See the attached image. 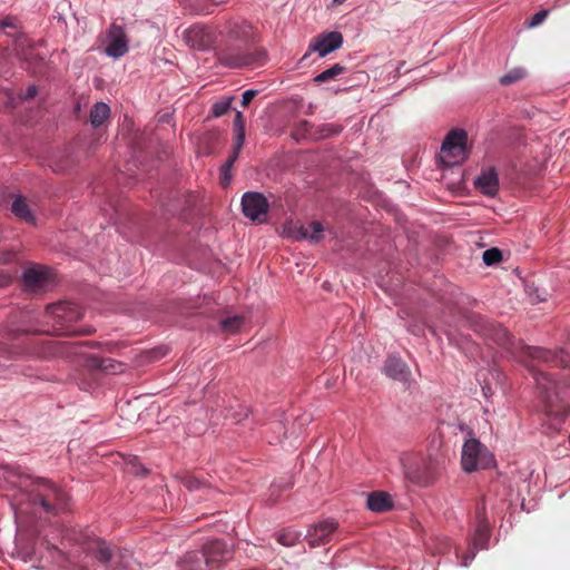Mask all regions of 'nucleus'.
I'll use <instances>...</instances> for the list:
<instances>
[{
    "label": "nucleus",
    "instance_id": "nucleus-19",
    "mask_svg": "<svg viewBox=\"0 0 570 570\" xmlns=\"http://www.w3.org/2000/svg\"><path fill=\"white\" fill-rule=\"evenodd\" d=\"M384 373L396 381L406 382L410 376V370L406 363L396 356H390L384 363Z\"/></svg>",
    "mask_w": 570,
    "mask_h": 570
},
{
    "label": "nucleus",
    "instance_id": "nucleus-21",
    "mask_svg": "<svg viewBox=\"0 0 570 570\" xmlns=\"http://www.w3.org/2000/svg\"><path fill=\"white\" fill-rule=\"evenodd\" d=\"M11 212L20 219L28 224H36L35 216L27 203V199L22 196H17L11 205Z\"/></svg>",
    "mask_w": 570,
    "mask_h": 570
},
{
    "label": "nucleus",
    "instance_id": "nucleus-46",
    "mask_svg": "<svg viewBox=\"0 0 570 570\" xmlns=\"http://www.w3.org/2000/svg\"><path fill=\"white\" fill-rule=\"evenodd\" d=\"M227 1H228V0H212V2H213L214 4H222V3H225V2H227Z\"/></svg>",
    "mask_w": 570,
    "mask_h": 570
},
{
    "label": "nucleus",
    "instance_id": "nucleus-4",
    "mask_svg": "<svg viewBox=\"0 0 570 570\" xmlns=\"http://www.w3.org/2000/svg\"><path fill=\"white\" fill-rule=\"evenodd\" d=\"M404 478L419 487H430L439 478V462L422 454H403L401 458Z\"/></svg>",
    "mask_w": 570,
    "mask_h": 570
},
{
    "label": "nucleus",
    "instance_id": "nucleus-28",
    "mask_svg": "<svg viewBox=\"0 0 570 570\" xmlns=\"http://www.w3.org/2000/svg\"><path fill=\"white\" fill-rule=\"evenodd\" d=\"M342 130L341 126L333 125V124H323L316 128L314 131V138L315 139H323L328 138L332 136H335L340 134Z\"/></svg>",
    "mask_w": 570,
    "mask_h": 570
},
{
    "label": "nucleus",
    "instance_id": "nucleus-14",
    "mask_svg": "<svg viewBox=\"0 0 570 570\" xmlns=\"http://www.w3.org/2000/svg\"><path fill=\"white\" fill-rule=\"evenodd\" d=\"M108 45L105 52L112 58H120L128 51V38L125 29L117 24L111 23L107 31Z\"/></svg>",
    "mask_w": 570,
    "mask_h": 570
},
{
    "label": "nucleus",
    "instance_id": "nucleus-2",
    "mask_svg": "<svg viewBox=\"0 0 570 570\" xmlns=\"http://www.w3.org/2000/svg\"><path fill=\"white\" fill-rule=\"evenodd\" d=\"M232 558V550L223 540H212L199 550L186 552L177 562L179 570H215Z\"/></svg>",
    "mask_w": 570,
    "mask_h": 570
},
{
    "label": "nucleus",
    "instance_id": "nucleus-31",
    "mask_svg": "<svg viewBox=\"0 0 570 570\" xmlns=\"http://www.w3.org/2000/svg\"><path fill=\"white\" fill-rule=\"evenodd\" d=\"M482 258L485 265L491 266L502 261V252L492 247L483 252Z\"/></svg>",
    "mask_w": 570,
    "mask_h": 570
},
{
    "label": "nucleus",
    "instance_id": "nucleus-44",
    "mask_svg": "<svg viewBox=\"0 0 570 570\" xmlns=\"http://www.w3.org/2000/svg\"><path fill=\"white\" fill-rule=\"evenodd\" d=\"M346 0H333V4L334 6H341L345 2Z\"/></svg>",
    "mask_w": 570,
    "mask_h": 570
},
{
    "label": "nucleus",
    "instance_id": "nucleus-6",
    "mask_svg": "<svg viewBox=\"0 0 570 570\" xmlns=\"http://www.w3.org/2000/svg\"><path fill=\"white\" fill-rule=\"evenodd\" d=\"M493 463V456L476 439L465 441L462 449L461 464L465 472L488 469Z\"/></svg>",
    "mask_w": 570,
    "mask_h": 570
},
{
    "label": "nucleus",
    "instance_id": "nucleus-30",
    "mask_svg": "<svg viewBox=\"0 0 570 570\" xmlns=\"http://www.w3.org/2000/svg\"><path fill=\"white\" fill-rule=\"evenodd\" d=\"M525 77V71L522 68H515L501 77L500 82L504 86L512 85Z\"/></svg>",
    "mask_w": 570,
    "mask_h": 570
},
{
    "label": "nucleus",
    "instance_id": "nucleus-39",
    "mask_svg": "<svg viewBox=\"0 0 570 570\" xmlns=\"http://www.w3.org/2000/svg\"><path fill=\"white\" fill-rule=\"evenodd\" d=\"M11 275L7 271L0 268V287L8 286L11 283Z\"/></svg>",
    "mask_w": 570,
    "mask_h": 570
},
{
    "label": "nucleus",
    "instance_id": "nucleus-33",
    "mask_svg": "<svg viewBox=\"0 0 570 570\" xmlns=\"http://www.w3.org/2000/svg\"><path fill=\"white\" fill-rule=\"evenodd\" d=\"M313 126L307 120H301L297 124L296 130H295V137H311L314 138V131H312Z\"/></svg>",
    "mask_w": 570,
    "mask_h": 570
},
{
    "label": "nucleus",
    "instance_id": "nucleus-43",
    "mask_svg": "<svg viewBox=\"0 0 570 570\" xmlns=\"http://www.w3.org/2000/svg\"><path fill=\"white\" fill-rule=\"evenodd\" d=\"M235 28H240V29H242V35H243V36H248L249 30H250V27H249V26H247V24H245V26H243V27H238V26H236Z\"/></svg>",
    "mask_w": 570,
    "mask_h": 570
},
{
    "label": "nucleus",
    "instance_id": "nucleus-26",
    "mask_svg": "<svg viewBox=\"0 0 570 570\" xmlns=\"http://www.w3.org/2000/svg\"><path fill=\"white\" fill-rule=\"evenodd\" d=\"M344 71H345V67L344 66H342L340 63H335L331 68L322 71L321 73H318L314 78V81L317 82V83L327 82L330 80L335 79L337 76L342 75Z\"/></svg>",
    "mask_w": 570,
    "mask_h": 570
},
{
    "label": "nucleus",
    "instance_id": "nucleus-12",
    "mask_svg": "<svg viewBox=\"0 0 570 570\" xmlns=\"http://www.w3.org/2000/svg\"><path fill=\"white\" fill-rule=\"evenodd\" d=\"M82 344L90 345V346L95 345V343H91V342L69 343V342H63V341L47 340L43 342V346H42V351L40 352V356L43 358L71 357V356L78 354V348Z\"/></svg>",
    "mask_w": 570,
    "mask_h": 570
},
{
    "label": "nucleus",
    "instance_id": "nucleus-35",
    "mask_svg": "<svg viewBox=\"0 0 570 570\" xmlns=\"http://www.w3.org/2000/svg\"><path fill=\"white\" fill-rule=\"evenodd\" d=\"M257 94H258L257 90H253V89L244 91L242 95V106L244 108L248 107V105L257 96Z\"/></svg>",
    "mask_w": 570,
    "mask_h": 570
},
{
    "label": "nucleus",
    "instance_id": "nucleus-32",
    "mask_svg": "<svg viewBox=\"0 0 570 570\" xmlns=\"http://www.w3.org/2000/svg\"><path fill=\"white\" fill-rule=\"evenodd\" d=\"M232 99L226 98L215 102L212 107V115L214 117H220L230 109Z\"/></svg>",
    "mask_w": 570,
    "mask_h": 570
},
{
    "label": "nucleus",
    "instance_id": "nucleus-37",
    "mask_svg": "<svg viewBox=\"0 0 570 570\" xmlns=\"http://www.w3.org/2000/svg\"><path fill=\"white\" fill-rule=\"evenodd\" d=\"M184 485L190 491L197 490L200 487V481L194 476H187L184 479Z\"/></svg>",
    "mask_w": 570,
    "mask_h": 570
},
{
    "label": "nucleus",
    "instance_id": "nucleus-15",
    "mask_svg": "<svg viewBox=\"0 0 570 570\" xmlns=\"http://www.w3.org/2000/svg\"><path fill=\"white\" fill-rule=\"evenodd\" d=\"M343 43V36L338 31L321 35L309 45V50L317 51L321 57L338 49Z\"/></svg>",
    "mask_w": 570,
    "mask_h": 570
},
{
    "label": "nucleus",
    "instance_id": "nucleus-8",
    "mask_svg": "<svg viewBox=\"0 0 570 570\" xmlns=\"http://www.w3.org/2000/svg\"><path fill=\"white\" fill-rule=\"evenodd\" d=\"M46 315L53 318L55 332L62 334L63 327L72 322L79 321L83 316L82 309L72 302H59L46 307Z\"/></svg>",
    "mask_w": 570,
    "mask_h": 570
},
{
    "label": "nucleus",
    "instance_id": "nucleus-13",
    "mask_svg": "<svg viewBox=\"0 0 570 570\" xmlns=\"http://www.w3.org/2000/svg\"><path fill=\"white\" fill-rule=\"evenodd\" d=\"M262 53L243 52L234 48H226L219 53V61L229 68H242L259 62Z\"/></svg>",
    "mask_w": 570,
    "mask_h": 570
},
{
    "label": "nucleus",
    "instance_id": "nucleus-1",
    "mask_svg": "<svg viewBox=\"0 0 570 570\" xmlns=\"http://www.w3.org/2000/svg\"><path fill=\"white\" fill-rule=\"evenodd\" d=\"M3 479L17 493L13 494L17 513L26 514L41 510L58 514L68 509L69 497L65 490L45 478H32L19 468H3Z\"/></svg>",
    "mask_w": 570,
    "mask_h": 570
},
{
    "label": "nucleus",
    "instance_id": "nucleus-41",
    "mask_svg": "<svg viewBox=\"0 0 570 570\" xmlns=\"http://www.w3.org/2000/svg\"><path fill=\"white\" fill-rule=\"evenodd\" d=\"M1 21H2V24H1L2 29H4V28H13L14 27L13 21L10 18H6V19H3Z\"/></svg>",
    "mask_w": 570,
    "mask_h": 570
},
{
    "label": "nucleus",
    "instance_id": "nucleus-5",
    "mask_svg": "<svg viewBox=\"0 0 570 570\" xmlns=\"http://www.w3.org/2000/svg\"><path fill=\"white\" fill-rule=\"evenodd\" d=\"M468 134L463 129H453L446 136L441 147L440 159L449 167L459 165L468 158Z\"/></svg>",
    "mask_w": 570,
    "mask_h": 570
},
{
    "label": "nucleus",
    "instance_id": "nucleus-24",
    "mask_svg": "<svg viewBox=\"0 0 570 570\" xmlns=\"http://www.w3.org/2000/svg\"><path fill=\"white\" fill-rule=\"evenodd\" d=\"M242 148L243 147H238L237 142L234 141L233 155L229 156V158L226 160V163L222 167V185H224V186L228 185V183L230 180L229 170H230L232 166L234 165V163L236 161V159L238 158V155H239Z\"/></svg>",
    "mask_w": 570,
    "mask_h": 570
},
{
    "label": "nucleus",
    "instance_id": "nucleus-47",
    "mask_svg": "<svg viewBox=\"0 0 570 570\" xmlns=\"http://www.w3.org/2000/svg\"><path fill=\"white\" fill-rule=\"evenodd\" d=\"M232 33H233L235 37H240V32H238L236 29H233V30H232Z\"/></svg>",
    "mask_w": 570,
    "mask_h": 570
},
{
    "label": "nucleus",
    "instance_id": "nucleus-11",
    "mask_svg": "<svg viewBox=\"0 0 570 570\" xmlns=\"http://www.w3.org/2000/svg\"><path fill=\"white\" fill-rule=\"evenodd\" d=\"M337 528L338 523L334 519L322 520L308 528L305 540L311 548L326 544L331 541Z\"/></svg>",
    "mask_w": 570,
    "mask_h": 570
},
{
    "label": "nucleus",
    "instance_id": "nucleus-3",
    "mask_svg": "<svg viewBox=\"0 0 570 570\" xmlns=\"http://www.w3.org/2000/svg\"><path fill=\"white\" fill-rule=\"evenodd\" d=\"M86 550L106 570H136L132 552L104 539L96 538L87 543Z\"/></svg>",
    "mask_w": 570,
    "mask_h": 570
},
{
    "label": "nucleus",
    "instance_id": "nucleus-20",
    "mask_svg": "<svg viewBox=\"0 0 570 570\" xmlns=\"http://www.w3.org/2000/svg\"><path fill=\"white\" fill-rule=\"evenodd\" d=\"M367 508L376 513H383L392 509L393 501L386 492L376 491L367 497Z\"/></svg>",
    "mask_w": 570,
    "mask_h": 570
},
{
    "label": "nucleus",
    "instance_id": "nucleus-40",
    "mask_svg": "<svg viewBox=\"0 0 570 570\" xmlns=\"http://www.w3.org/2000/svg\"><path fill=\"white\" fill-rule=\"evenodd\" d=\"M38 89L36 86H29L23 95V99H32L37 96Z\"/></svg>",
    "mask_w": 570,
    "mask_h": 570
},
{
    "label": "nucleus",
    "instance_id": "nucleus-17",
    "mask_svg": "<svg viewBox=\"0 0 570 570\" xmlns=\"http://www.w3.org/2000/svg\"><path fill=\"white\" fill-rule=\"evenodd\" d=\"M86 364L91 370H99L108 374H118L125 371V364L110 357L89 355Z\"/></svg>",
    "mask_w": 570,
    "mask_h": 570
},
{
    "label": "nucleus",
    "instance_id": "nucleus-9",
    "mask_svg": "<svg viewBox=\"0 0 570 570\" xmlns=\"http://www.w3.org/2000/svg\"><path fill=\"white\" fill-rule=\"evenodd\" d=\"M267 198L257 191H247L242 197L243 214L253 222L264 223L268 213Z\"/></svg>",
    "mask_w": 570,
    "mask_h": 570
},
{
    "label": "nucleus",
    "instance_id": "nucleus-10",
    "mask_svg": "<svg viewBox=\"0 0 570 570\" xmlns=\"http://www.w3.org/2000/svg\"><path fill=\"white\" fill-rule=\"evenodd\" d=\"M184 40L191 49L208 50L214 46L216 37L210 28L194 24L184 31Z\"/></svg>",
    "mask_w": 570,
    "mask_h": 570
},
{
    "label": "nucleus",
    "instance_id": "nucleus-42",
    "mask_svg": "<svg viewBox=\"0 0 570 570\" xmlns=\"http://www.w3.org/2000/svg\"><path fill=\"white\" fill-rule=\"evenodd\" d=\"M164 355V353H161L160 350H154L150 352V360H157L159 357H161Z\"/></svg>",
    "mask_w": 570,
    "mask_h": 570
},
{
    "label": "nucleus",
    "instance_id": "nucleus-7",
    "mask_svg": "<svg viewBox=\"0 0 570 570\" xmlns=\"http://www.w3.org/2000/svg\"><path fill=\"white\" fill-rule=\"evenodd\" d=\"M471 322L474 331L485 340L492 341L503 348L510 347L512 337L501 324L481 315L472 316Z\"/></svg>",
    "mask_w": 570,
    "mask_h": 570
},
{
    "label": "nucleus",
    "instance_id": "nucleus-16",
    "mask_svg": "<svg viewBox=\"0 0 570 570\" xmlns=\"http://www.w3.org/2000/svg\"><path fill=\"white\" fill-rule=\"evenodd\" d=\"M475 188L487 196H494L499 190V177L493 167L481 171L474 181Z\"/></svg>",
    "mask_w": 570,
    "mask_h": 570
},
{
    "label": "nucleus",
    "instance_id": "nucleus-18",
    "mask_svg": "<svg viewBox=\"0 0 570 570\" xmlns=\"http://www.w3.org/2000/svg\"><path fill=\"white\" fill-rule=\"evenodd\" d=\"M50 279L51 272L46 267H30L23 272V281L32 289L43 288Z\"/></svg>",
    "mask_w": 570,
    "mask_h": 570
},
{
    "label": "nucleus",
    "instance_id": "nucleus-45",
    "mask_svg": "<svg viewBox=\"0 0 570 570\" xmlns=\"http://www.w3.org/2000/svg\"><path fill=\"white\" fill-rule=\"evenodd\" d=\"M482 390H483V394H484L485 396H488V395H489V393L491 392L490 387H487V386H483V387H482Z\"/></svg>",
    "mask_w": 570,
    "mask_h": 570
},
{
    "label": "nucleus",
    "instance_id": "nucleus-23",
    "mask_svg": "<svg viewBox=\"0 0 570 570\" xmlns=\"http://www.w3.org/2000/svg\"><path fill=\"white\" fill-rule=\"evenodd\" d=\"M324 227L320 222H312L307 226H302L299 229L301 238L309 239L317 243L323 237Z\"/></svg>",
    "mask_w": 570,
    "mask_h": 570
},
{
    "label": "nucleus",
    "instance_id": "nucleus-34",
    "mask_svg": "<svg viewBox=\"0 0 570 570\" xmlns=\"http://www.w3.org/2000/svg\"><path fill=\"white\" fill-rule=\"evenodd\" d=\"M549 16V10H540L535 14L532 16L531 20L528 23L529 28H534L541 24Z\"/></svg>",
    "mask_w": 570,
    "mask_h": 570
},
{
    "label": "nucleus",
    "instance_id": "nucleus-25",
    "mask_svg": "<svg viewBox=\"0 0 570 570\" xmlns=\"http://www.w3.org/2000/svg\"><path fill=\"white\" fill-rule=\"evenodd\" d=\"M233 126L235 132L234 141L237 142L238 147H243L245 141V120L240 111H236Z\"/></svg>",
    "mask_w": 570,
    "mask_h": 570
},
{
    "label": "nucleus",
    "instance_id": "nucleus-48",
    "mask_svg": "<svg viewBox=\"0 0 570 570\" xmlns=\"http://www.w3.org/2000/svg\"><path fill=\"white\" fill-rule=\"evenodd\" d=\"M43 544H46L47 549H50V543L48 541H43Z\"/></svg>",
    "mask_w": 570,
    "mask_h": 570
},
{
    "label": "nucleus",
    "instance_id": "nucleus-36",
    "mask_svg": "<svg viewBox=\"0 0 570 570\" xmlns=\"http://www.w3.org/2000/svg\"><path fill=\"white\" fill-rule=\"evenodd\" d=\"M476 520H478V523L481 522H487V514H485V503L483 500H481L478 505H476Z\"/></svg>",
    "mask_w": 570,
    "mask_h": 570
},
{
    "label": "nucleus",
    "instance_id": "nucleus-29",
    "mask_svg": "<svg viewBox=\"0 0 570 570\" xmlns=\"http://www.w3.org/2000/svg\"><path fill=\"white\" fill-rule=\"evenodd\" d=\"M243 324L244 317L239 315L227 317L220 323L223 331L230 334L236 333L243 326Z\"/></svg>",
    "mask_w": 570,
    "mask_h": 570
},
{
    "label": "nucleus",
    "instance_id": "nucleus-38",
    "mask_svg": "<svg viewBox=\"0 0 570 570\" xmlns=\"http://www.w3.org/2000/svg\"><path fill=\"white\" fill-rule=\"evenodd\" d=\"M476 535H478V539L479 540H483V539H488L489 537V531H488V524L487 522H479L478 523V527H476Z\"/></svg>",
    "mask_w": 570,
    "mask_h": 570
},
{
    "label": "nucleus",
    "instance_id": "nucleus-22",
    "mask_svg": "<svg viewBox=\"0 0 570 570\" xmlns=\"http://www.w3.org/2000/svg\"><path fill=\"white\" fill-rule=\"evenodd\" d=\"M110 116V108L105 102H96L90 109V124L92 127H100Z\"/></svg>",
    "mask_w": 570,
    "mask_h": 570
},
{
    "label": "nucleus",
    "instance_id": "nucleus-27",
    "mask_svg": "<svg viewBox=\"0 0 570 570\" xmlns=\"http://www.w3.org/2000/svg\"><path fill=\"white\" fill-rule=\"evenodd\" d=\"M278 543L285 547H293L299 539V533L292 529H284L275 534Z\"/></svg>",
    "mask_w": 570,
    "mask_h": 570
}]
</instances>
